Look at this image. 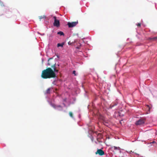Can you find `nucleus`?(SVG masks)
Here are the masks:
<instances>
[{"instance_id": "obj_1", "label": "nucleus", "mask_w": 157, "mask_h": 157, "mask_svg": "<svg viewBox=\"0 0 157 157\" xmlns=\"http://www.w3.org/2000/svg\"><path fill=\"white\" fill-rule=\"evenodd\" d=\"M55 71L50 67H48L42 71L41 77L43 79L54 78L56 76Z\"/></svg>"}, {"instance_id": "obj_2", "label": "nucleus", "mask_w": 157, "mask_h": 157, "mask_svg": "<svg viewBox=\"0 0 157 157\" xmlns=\"http://www.w3.org/2000/svg\"><path fill=\"white\" fill-rule=\"evenodd\" d=\"M48 64L51 66V67L56 72L58 73L59 70L58 69V67L56 66V63L55 61L52 59V58H49L48 60Z\"/></svg>"}, {"instance_id": "obj_3", "label": "nucleus", "mask_w": 157, "mask_h": 157, "mask_svg": "<svg viewBox=\"0 0 157 157\" xmlns=\"http://www.w3.org/2000/svg\"><path fill=\"white\" fill-rule=\"evenodd\" d=\"M54 21L53 23V25L57 27H59L60 26L59 21L57 19V17L55 16L53 17Z\"/></svg>"}, {"instance_id": "obj_4", "label": "nucleus", "mask_w": 157, "mask_h": 157, "mask_svg": "<svg viewBox=\"0 0 157 157\" xmlns=\"http://www.w3.org/2000/svg\"><path fill=\"white\" fill-rule=\"evenodd\" d=\"M78 23V21L72 22H68L67 25L69 28H72L75 26Z\"/></svg>"}, {"instance_id": "obj_5", "label": "nucleus", "mask_w": 157, "mask_h": 157, "mask_svg": "<svg viewBox=\"0 0 157 157\" xmlns=\"http://www.w3.org/2000/svg\"><path fill=\"white\" fill-rule=\"evenodd\" d=\"M95 154L96 155L98 154L102 156L105 154V152L104 151L101 149H98L95 152Z\"/></svg>"}, {"instance_id": "obj_6", "label": "nucleus", "mask_w": 157, "mask_h": 157, "mask_svg": "<svg viewBox=\"0 0 157 157\" xmlns=\"http://www.w3.org/2000/svg\"><path fill=\"white\" fill-rule=\"evenodd\" d=\"M145 120L143 119H140L137 121L136 122V125H140L144 124L145 122Z\"/></svg>"}, {"instance_id": "obj_7", "label": "nucleus", "mask_w": 157, "mask_h": 157, "mask_svg": "<svg viewBox=\"0 0 157 157\" xmlns=\"http://www.w3.org/2000/svg\"><path fill=\"white\" fill-rule=\"evenodd\" d=\"M148 114L150 113L153 111V108L152 105L150 104L149 103L148 104Z\"/></svg>"}, {"instance_id": "obj_8", "label": "nucleus", "mask_w": 157, "mask_h": 157, "mask_svg": "<svg viewBox=\"0 0 157 157\" xmlns=\"http://www.w3.org/2000/svg\"><path fill=\"white\" fill-rule=\"evenodd\" d=\"M51 105L55 109H56V108H61V106L60 105H56L55 104L53 103H51Z\"/></svg>"}, {"instance_id": "obj_9", "label": "nucleus", "mask_w": 157, "mask_h": 157, "mask_svg": "<svg viewBox=\"0 0 157 157\" xmlns=\"http://www.w3.org/2000/svg\"><path fill=\"white\" fill-rule=\"evenodd\" d=\"M147 144H148H148H151V145H149L148 146V147H149L150 146V145H151L152 146V144H156V143L153 141H152V142H149V141H148V143H147Z\"/></svg>"}, {"instance_id": "obj_10", "label": "nucleus", "mask_w": 157, "mask_h": 157, "mask_svg": "<svg viewBox=\"0 0 157 157\" xmlns=\"http://www.w3.org/2000/svg\"><path fill=\"white\" fill-rule=\"evenodd\" d=\"M46 17L45 15H44L43 16H40L39 17V19H40V21L41 20L42 18H46Z\"/></svg>"}, {"instance_id": "obj_11", "label": "nucleus", "mask_w": 157, "mask_h": 157, "mask_svg": "<svg viewBox=\"0 0 157 157\" xmlns=\"http://www.w3.org/2000/svg\"><path fill=\"white\" fill-rule=\"evenodd\" d=\"M64 44V43H63L61 44L58 43L57 44V46L58 47H63Z\"/></svg>"}, {"instance_id": "obj_12", "label": "nucleus", "mask_w": 157, "mask_h": 157, "mask_svg": "<svg viewBox=\"0 0 157 157\" xmlns=\"http://www.w3.org/2000/svg\"><path fill=\"white\" fill-rule=\"evenodd\" d=\"M57 34L60 35V36H64V34L63 32L62 31H59L57 33Z\"/></svg>"}, {"instance_id": "obj_13", "label": "nucleus", "mask_w": 157, "mask_h": 157, "mask_svg": "<svg viewBox=\"0 0 157 157\" xmlns=\"http://www.w3.org/2000/svg\"><path fill=\"white\" fill-rule=\"evenodd\" d=\"M50 88H48L46 90L45 93L46 94H49L50 93Z\"/></svg>"}, {"instance_id": "obj_14", "label": "nucleus", "mask_w": 157, "mask_h": 157, "mask_svg": "<svg viewBox=\"0 0 157 157\" xmlns=\"http://www.w3.org/2000/svg\"><path fill=\"white\" fill-rule=\"evenodd\" d=\"M157 39L156 37H154L152 38H149L148 39V40H155Z\"/></svg>"}, {"instance_id": "obj_15", "label": "nucleus", "mask_w": 157, "mask_h": 157, "mask_svg": "<svg viewBox=\"0 0 157 157\" xmlns=\"http://www.w3.org/2000/svg\"><path fill=\"white\" fill-rule=\"evenodd\" d=\"M69 115L71 117H73V114L71 112H70L69 113Z\"/></svg>"}, {"instance_id": "obj_16", "label": "nucleus", "mask_w": 157, "mask_h": 157, "mask_svg": "<svg viewBox=\"0 0 157 157\" xmlns=\"http://www.w3.org/2000/svg\"><path fill=\"white\" fill-rule=\"evenodd\" d=\"M112 148L114 150H117L118 149V147H116L115 146H113L112 147Z\"/></svg>"}, {"instance_id": "obj_17", "label": "nucleus", "mask_w": 157, "mask_h": 157, "mask_svg": "<svg viewBox=\"0 0 157 157\" xmlns=\"http://www.w3.org/2000/svg\"><path fill=\"white\" fill-rule=\"evenodd\" d=\"M137 26L138 27H140L141 26V24L140 23H138L136 24Z\"/></svg>"}, {"instance_id": "obj_18", "label": "nucleus", "mask_w": 157, "mask_h": 157, "mask_svg": "<svg viewBox=\"0 0 157 157\" xmlns=\"http://www.w3.org/2000/svg\"><path fill=\"white\" fill-rule=\"evenodd\" d=\"M56 66L57 67H58V69L59 70V64H57V65H56Z\"/></svg>"}, {"instance_id": "obj_19", "label": "nucleus", "mask_w": 157, "mask_h": 157, "mask_svg": "<svg viewBox=\"0 0 157 157\" xmlns=\"http://www.w3.org/2000/svg\"><path fill=\"white\" fill-rule=\"evenodd\" d=\"M75 71H73V73L75 75H76L75 74Z\"/></svg>"}, {"instance_id": "obj_20", "label": "nucleus", "mask_w": 157, "mask_h": 157, "mask_svg": "<svg viewBox=\"0 0 157 157\" xmlns=\"http://www.w3.org/2000/svg\"><path fill=\"white\" fill-rule=\"evenodd\" d=\"M68 44L69 45H71V43L70 42H69L68 43Z\"/></svg>"}, {"instance_id": "obj_21", "label": "nucleus", "mask_w": 157, "mask_h": 157, "mask_svg": "<svg viewBox=\"0 0 157 157\" xmlns=\"http://www.w3.org/2000/svg\"><path fill=\"white\" fill-rule=\"evenodd\" d=\"M111 106H112V107H113L114 106V105H111Z\"/></svg>"}, {"instance_id": "obj_22", "label": "nucleus", "mask_w": 157, "mask_h": 157, "mask_svg": "<svg viewBox=\"0 0 157 157\" xmlns=\"http://www.w3.org/2000/svg\"><path fill=\"white\" fill-rule=\"evenodd\" d=\"M120 121V123L121 124V121Z\"/></svg>"}, {"instance_id": "obj_23", "label": "nucleus", "mask_w": 157, "mask_h": 157, "mask_svg": "<svg viewBox=\"0 0 157 157\" xmlns=\"http://www.w3.org/2000/svg\"><path fill=\"white\" fill-rule=\"evenodd\" d=\"M57 57H59V56H57Z\"/></svg>"}]
</instances>
